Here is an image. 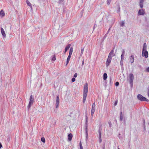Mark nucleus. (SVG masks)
Segmentation results:
<instances>
[{
  "label": "nucleus",
  "instance_id": "obj_1",
  "mask_svg": "<svg viewBox=\"0 0 149 149\" xmlns=\"http://www.w3.org/2000/svg\"><path fill=\"white\" fill-rule=\"evenodd\" d=\"M88 92V84L86 83L84 85L83 90V102L84 103L85 102Z\"/></svg>",
  "mask_w": 149,
  "mask_h": 149
},
{
  "label": "nucleus",
  "instance_id": "obj_2",
  "mask_svg": "<svg viewBox=\"0 0 149 149\" xmlns=\"http://www.w3.org/2000/svg\"><path fill=\"white\" fill-rule=\"evenodd\" d=\"M127 80H128L131 86L132 87L133 86V82L134 79V76L133 74L131 73L129 74L127 78Z\"/></svg>",
  "mask_w": 149,
  "mask_h": 149
},
{
  "label": "nucleus",
  "instance_id": "obj_3",
  "mask_svg": "<svg viewBox=\"0 0 149 149\" xmlns=\"http://www.w3.org/2000/svg\"><path fill=\"white\" fill-rule=\"evenodd\" d=\"M86 119V128L85 129V131L86 132V140L87 141L88 138V117L86 115L85 117Z\"/></svg>",
  "mask_w": 149,
  "mask_h": 149
},
{
  "label": "nucleus",
  "instance_id": "obj_4",
  "mask_svg": "<svg viewBox=\"0 0 149 149\" xmlns=\"http://www.w3.org/2000/svg\"><path fill=\"white\" fill-rule=\"evenodd\" d=\"M137 97L138 100L142 101L148 102L149 101L148 99L140 94L138 95Z\"/></svg>",
  "mask_w": 149,
  "mask_h": 149
},
{
  "label": "nucleus",
  "instance_id": "obj_5",
  "mask_svg": "<svg viewBox=\"0 0 149 149\" xmlns=\"http://www.w3.org/2000/svg\"><path fill=\"white\" fill-rule=\"evenodd\" d=\"M30 101L29 104L27 106V108L29 109L31 106V105L33 104L34 98L32 95H31L29 98Z\"/></svg>",
  "mask_w": 149,
  "mask_h": 149
},
{
  "label": "nucleus",
  "instance_id": "obj_6",
  "mask_svg": "<svg viewBox=\"0 0 149 149\" xmlns=\"http://www.w3.org/2000/svg\"><path fill=\"white\" fill-rule=\"evenodd\" d=\"M142 54L143 56H144L146 58L148 57V52L147 51H142Z\"/></svg>",
  "mask_w": 149,
  "mask_h": 149
},
{
  "label": "nucleus",
  "instance_id": "obj_7",
  "mask_svg": "<svg viewBox=\"0 0 149 149\" xmlns=\"http://www.w3.org/2000/svg\"><path fill=\"white\" fill-rule=\"evenodd\" d=\"M145 13L144 10L143 9L139 10L138 12V15H143Z\"/></svg>",
  "mask_w": 149,
  "mask_h": 149
},
{
  "label": "nucleus",
  "instance_id": "obj_8",
  "mask_svg": "<svg viewBox=\"0 0 149 149\" xmlns=\"http://www.w3.org/2000/svg\"><path fill=\"white\" fill-rule=\"evenodd\" d=\"M146 0H140L139 2V6L141 8H142L143 7V2L144 1Z\"/></svg>",
  "mask_w": 149,
  "mask_h": 149
},
{
  "label": "nucleus",
  "instance_id": "obj_9",
  "mask_svg": "<svg viewBox=\"0 0 149 149\" xmlns=\"http://www.w3.org/2000/svg\"><path fill=\"white\" fill-rule=\"evenodd\" d=\"M101 130L99 129L98 130V132L99 133V139L100 140V142L101 143L102 141V133H101Z\"/></svg>",
  "mask_w": 149,
  "mask_h": 149
},
{
  "label": "nucleus",
  "instance_id": "obj_10",
  "mask_svg": "<svg viewBox=\"0 0 149 149\" xmlns=\"http://www.w3.org/2000/svg\"><path fill=\"white\" fill-rule=\"evenodd\" d=\"M1 31L2 35L4 37H5L6 36V35L5 34V31L2 28H1Z\"/></svg>",
  "mask_w": 149,
  "mask_h": 149
},
{
  "label": "nucleus",
  "instance_id": "obj_11",
  "mask_svg": "<svg viewBox=\"0 0 149 149\" xmlns=\"http://www.w3.org/2000/svg\"><path fill=\"white\" fill-rule=\"evenodd\" d=\"M130 62L132 63L134 61V55H132L130 57Z\"/></svg>",
  "mask_w": 149,
  "mask_h": 149
},
{
  "label": "nucleus",
  "instance_id": "obj_12",
  "mask_svg": "<svg viewBox=\"0 0 149 149\" xmlns=\"http://www.w3.org/2000/svg\"><path fill=\"white\" fill-rule=\"evenodd\" d=\"M71 46V45L70 44H69L65 48V50L64 52V53L65 54L66 52L70 48V47Z\"/></svg>",
  "mask_w": 149,
  "mask_h": 149
},
{
  "label": "nucleus",
  "instance_id": "obj_13",
  "mask_svg": "<svg viewBox=\"0 0 149 149\" xmlns=\"http://www.w3.org/2000/svg\"><path fill=\"white\" fill-rule=\"evenodd\" d=\"M68 140L69 141H71L72 140V134L70 133L68 134Z\"/></svg>",
  "mask_w": 149,
  "mask_h": 149
},
{
  "label": "nucleus",
  "instance_id": "obj_14",
  "mask_svg": "<svg viewBox=\"0 0 149 149\" xmlns=\"http://www.w3.org/2000/svg\"><path fill=\"white\" fill-rule=\"evenodd\" d=\"M26 3L29 6H30L31 8V10H32V5L31 3L28 0H26Z\"/></svg>",
  "mask_w": 149,
  "mask_h": 149
},
{
  "label": "nucleus",
  "instance_id": "obj_15",
  "mask_svg": "<svg viewBox=\"0 0 149 149\" xmlns=\"http://www.w3.org/2000/svg\"><path fill=\"white\" fill-rule=\"evenodd\" d=\"M114 52V51L113 50H111L110 52L109 53V56H111L112 57L113 56H115V54H114L113 55V53Z\"/></svg>",
  "mask_w": 149,
  "mask_h": 149
},
{
  "label": "nucleus",
  "instance_id": "obj_16",
  "mask_svg": "<svg viewBox=\"0 0 149 149\" xmlns=\"http://www.w3.org/2000/svg\"><path fill=\"white\" fill-rule=\"evenodd\" d=\"M107 78V74L106 73H105L103 74V79L104 80H105Z\"/></svg>",
  "mask_w": 149,
  "mask_h": 149
},
{
  "label": "nucleus",
  "instance_id": "obj_17",
  "mask_svg": "<svg viewBox=\"0 0 149 149\" xmlns=\"http://www.w3.org/2000/svg\"><path fill=\"white\" fill-rule=\"evenodd\" d=\"M111 61L110 60H107L106 63V65L107 67H108L109 64H110Z\"/></svg>",
  "mask_w": 149,
  "mask_h": 149
},
{
  "label": "nucleus",
  "instance_id": "obj_18",
  "mask_svg": "<svg viewBox=\"0 0 149 149\" xmlns=\"http://www.w3.org/2000/svg\"><path fill=\"white\" fill-rule=\"evenodd\" d=\"M125 22L124 21H122L121 22L120 24V26L121 27H123L125 26Z\"/></svg>",
  "mask_w": 149,
  "mask_h": 149
},
{
  "label": "nucleus",
  "instance_id": "obj_19",
  "mask_svg": "<svg viewBox=\"0 0 149 149\" xmlns=\"http://www.w3.org/2000/svg\"><path fill=\"white\" fill-rule=\"evenodd\" d=\"M5 14L4 11L2 10H1L0 12V15H1L2 16L4 15Z\"/></svg>",
  "mask_w": 149,
  "mask_h": 149
},
{
  "label": "nucleus",
  "instance_id": "obj_20",
  "mask_svg": "<svg viewBox=\"0 0 149 149\" xmlns=\"http://www.w3.org/2000/svg\"><path fill=\"white\" fill-rule=\"evenodd\" d=\"M123 118V113L122 112H120V120L122 121Z\"/></svg>",
  "mask_w": 149,
  "mask_h": 149
},
{
  "label": "nucleus",
  "instance_id": "obj_21",
  "mask_svg": "<svg viewBox=\"0 0 149 149\" xmlns=\"http://www.w3.org/2000/svg\"><path fill=\"white\" fill-rule=\"evenodd\" d=\"M92 109H95V102L93 103V104L92 106Z\"/></svg>",
  "mask_w": 149,
  "mask_h": 149
},
{
  "label": "nucleus",
  "instance_id": "obj_22",
  "mask_svg": "<svg viewBox=\"0 0 149 149\" xmlns=\"http://www.w3.org/2000/svg\"><path fill=\"white\" fill-rule=\"evenodd\" d=\"M95 109H91V116L92 117L93 116L94 113L95 111Z\"/></svg>",
  "mask_w": 149,
  "mask_h": 149
},
{
  "label": "nucleus",
  "instance_id": "obj_23",
  "mask_svg": "<svg viewBox=\"0 0 149 149\" xmlns=\"http://www.w3.org/2000/svg\"><path fill=\"white\" fill-rule=\"evenodd\" d=\"M71 58V56H68V58H67V63H66V65L68 63L70 60V58Z\"/></svg>",
  "mask_w": 149,
  "mask_h": 149
},
{
  "label": "nucleus",
  "instance_id": "obj_24",
  "mask_svg": "<svg viewBox=\"0 0 149 149\" xmlns=\"http://www.w3.org/2000/svg\"><path fill=\"white\" fill-rule=\"evenodd\" d=\"M84 48L81 47V55H82L83 54L84 51Z\"/></svg>",
  "mask_w": 149,
  "mask_h": 149
},
{
  "label": "nucleus",
  "instance_id": "obj_25",
  "mask_svg": "<svg viewBox=\"0 0 149 149\" xmlns=\"http://www.w3.org/2000/svg\"><path fill=\"white\" fill-rule=\"evenodd\" d=\"M59 97L58 96H57V97L56 98V103H59Z\"/></svg>",
  "mask_w": 149,
  "mask_h": 149
},
{
  "label": "nucleus",
  "instance_id": "obj_26",
  "mask_svg": "<svg viewBox=\"0 0 149 149\" xmlns=\"http://www.w3.org/2000/svg\"><path fill=\"white\" fill-rule=\"evenodd\" d=\"M41 141L43 143H45V138L42 137L41 138Z\"/></svg>",
  "mask_w": 149,
  "mask_h": 149
},
{
  "label": "nucleus",
  "instance_id": "obj_27",
  "mask_svg": "<svg viewBox=\"0 0 149 149\" xmlns=\"http://www.w3.org/2000/svg\"><path fill=\"white\" fill-rule=\"evenodd\" d=\"M79 146L80 149H83L82 144L81 143V141L79 143Z\"/></svg>",
  "mask_w": 149,
  "mask_h": 149
},
{
  "label": "nucleus",
  "instance_id": "obj_28",
  "mask_svg": "<svg viewBox=\"0 0 149 149\" xmlns=\"http://www.w3.org/2000/svg\"><path fill=\"white\" fill-rule=\"evenodd\" d=\"M56 58L55 57V55H54L52 57V60L53 61H55L56 60Z\"/></svg>",
  "mask_w": 149,
  "mask_h": 149
},
{
  "label": "nucleus",
  "instance_id": "obj_29",
  "mask_svg": "<svg viewBox=\"0 0 149 149\" xmlns=\"http://www.w3.org/2000/svg\"><path fill=\"white\" fill-rule=\"evenodd\" d=\"M123 60H121L120 61V64L121 66H123Z\"/></svg>",
  "mask_w": 149,
  "mask_h": 149
},
{
  "label": "nucleus",
  "instance_id": "obj_30",
  "mask_svg": "<svg viewBox=\"0 0 149 149\" xmlns=\"http://www.w3.org/2000/svg\"><path fill=\"white\" fill-rule=\"evenodd\" d=\"M124 55L123 54H122L121 56V59L122 60H123L124 58Z\"/></svg>",
  "mask_w": 149,
  "mask_h": 149
},
{
  "label": "nucleus",
  "instance_id": "obj_31",
  "mask_svg": "<svg viewBox=\"0 0 149 149\" xmlns=\"http://www.w3.org/2000/svg\"><path fill=\"white\" fill-rule=\"evenodd\" d=\"M111 1V0H107V3L108 5H109L110 4V3Z\"/></svg>",
  "mask_w": 149,
  "mask_h": 149
},
{
  "label": "nucleus",
  "instance_id": "obj_32",
  "mask_svg": "<svg viewBox=\"0 0 149 149\" xmlns=\"http://www.w3.org/2000/svg\"><path fill=\"white\" fill-rule=\"evenodd\" d=\"M147 51V47H143L142 51Z\"/></svg>",
  "mask_w": 149,
  "mask_h": 149
},
{
  "label": "nucleus",
  "instance_id": "obj_33",
  "mask_svg": "<svg viewBox=\"0 0 149 149\" xmlns=\"http://www.w3.org/2000/svg\"><path fill=\"white\" fill-rule=\"evenodd\" d=\"M112 57L108 56V58L107 59H108L109 60H110L111 61V59H112Z\"/></svg>",
  "mask_w": 149,
  "mask_h": 149
},
{
  "label": "nucleus",
  "instance_id": "obj_34",
  "mask_svg": "<svg viewBox=\"0 0 149 149\" xmlns=\"http://www.w3.org/2000/svg\"><path fill=\"white\" fill-rule=\"evenodd\" d=\"M117 103H118V100H116L115 103H114V105L115 106L117 104Z\"/></svg>",
  "mask_w": 149,
  "mask_h": 149
},
{
  "label": "nucleus",
  "instance_id": "obj_35",
  "mask_svg": "<svg viewBox=\"0 0 149 149\" xmlns=\"http://www.w3.org/2000/svg\"><path fill=\"white\" fill-rule=\"evenodd\" d=\"M69 52H73V48L72 47H71L70 49Z\"/></svg>",
  "mask_w": 149,
  "mask_h": 149
},
{
  "label": "nucleus",
  "instance_id": "obj_36",
  "mask_svg": "<svg viewBox=\"0 0 149 149\" xmlns=\"http://www.w3.org/2000/svg\"><path fill=\"white\" fill-rule=\"evenodd\" d=\"M148 92H147V94L148 97H149V86L148 88Z\"/></svg>",
  "mask_w": 149,
  "mask_h": 149
},
{
  "label": "nucleus",
  "instance_id": "obj_37",
  "mask_svg": "<svg viewBox=\"0 0 149 149\" xmlns=\"http://www.w3.org/2000/svg\"><path fill=\"white\" fill-rule=\"evenodd\" d=\"M119 83L117 81L115 83V85L116 86H118L119 85Z\"/></svg>",
  "mask_w": 149,
  "mask_h": 149
},
{
  "label": "nucleus",
  "instance_id": "obj_38",
  "mask_svg": "<svg viewBox=\"0 0 149 149\" xmlns=\"http://www.w3.org/2000/svg\"><path fill=\"white\" fill-rule=\"evenodd\" d=\"M77 76V73H75L74 75V77H76Z\"/></svg>",
  "mask_w": 149,
  "mask_h": 149
},
{
  "label": "nucleus",
  "instance_id": "obj_39",
  "mask_svg": "<svg viewBox=\"0 0 149 149\" xmlns=\"http://www.w3.org/2000/svg\"><path fill=\"white\" fill-rule=\"evenodd\" d=\"M75 79L74 78H73L72 79V82H74L75 81Z\"/></svg>",
  "mask_w": 149,
  "mask_h": 149
},
{
  "label": "nucleus",
  "instance_id": "obj_40",
  "mask_svg": "<svg viewBox=\"0 0 149 149\" xmlns=\"http://www.w3.org/2000/svg\"><path fill=\"white\" fill-rule=\"evenodd\" d=\"M72 52H69L68 56L71 57V55L72 54Z\"/></svg>",
  "mask_w": 149,
  "mask_h": 149
},
{
  "label": "nucleus",
  "instance_id": "obj_41",
  "mask_svg": "<svg viewBox=\"0 0 149 149\" xmlns=\"http://www.w3.org/2000/svg\"><path fill=\"white\" fill-rule=\"evenodd\" d=\"M143 47H147V45L146 43H144Z\"/></svg>",
  "mask_w": 149,
  "mask_h": 149
},
{
  "label": "nucleus",
  "instance_id": "obj_42",
  "mask_svg": "<svg viewBox=\"0 0 149 149\" xmlns=\"http://www.w3.org/2000/svg\"><path fill=\"white\" fill-rule=\"evenodd\" d=\"M146 70L147 72H149V67H148L147 68V69H146Z\"/></svg>",
  "mask_w": 149,
  "mask_h": 149
},
{
  "label": "nucleus",
  "instance_id": "obj_43",
  "mask_svg": "<svg viewBox=\"0 0 149 149\" xmlns=\"http://www.w3.org/2000/svg\"><path fill=\"white\" fill-rule=\"evenodd\" d=\"M125 51L124 49L123 50L122 54H125Z\"/></svg>",
  "mask_w": 149,
  "mask_h": 149
},
{
  "label": "nucleus",
  "instance_id": "obj_44",
  "mask_svg": "<svg viewBox=\"0 0 149 149\" xmlns=\"http://www.w3.org/2000/svg\"><path fill=\"white\" fill-rule=\"evenodd\" d=\"M59 103H56V108H57L58 107Z\"/></svg>",
  "mask_w": 149,
  "mask_h": 149
},
{
  "label": "nucleus",
  "instance_id": "obj_45",
  "mask_svg": "<svg viewBox=\"0 0 149 149\" xmlns=\"http://www.w3.org/2000/svg\"><path fill=\"white\" fill-rule=\"evenodd\" d=\"M97 26V25L96 24H95L94 26V27H93V29H95V28Z\"/></svg>",
  "mask_w": 149,
  "mask_h": 149
},
{
  "label": "nucleus",
  "instance_id": "obj_46",
  "mask_svg": "<svg viewBox=\"0 0 149 149\" xmlns=\"http://www.w3.org/2000/svg\"><path fill=\"white\" fill-rule=\"evenodd\" d=\"M109 126L110 127H111V123H109Z\"/></svg>",
  "mask_w": 149,
  "mask_h": 149
},
{
  "label": "nucleus",
  "instance_id": "obj_47",
  "mask_svg": "<svg viewBox=\"0 0 149 149\" xmlns=\"http://www.w3.org/2000/svg\"><path fill=\"white\" fill-rule=\"evenodd\" d=\"M2 147V145L0 143V148H1Z\"/></svg>",
  "mask_w": 149,
  "mask_h": 149
},
{
  "label": "nucleus",
  "instance_id": "obj_48",
  "mask_svg": "<svg viewBox=\"0 0 149 149\" xmlns=\"http://www.w3.org/2000/svg\"><path fill=\"white\" fill-rule=\"evenodd\" d=\"M110 29L109 28V30H108V31H107V34H108V33H109V31Z\"/></svg>",
  "mask_w": 149,
  "mask_h": 149
},
{
  "label": "nucleus",
  "instance_id": "obj_49",
  "mask_svg": "<svg viewBox=\"0 0 149 149\" xmlns=\"http://www.w3.org/2000/svg\"><path fill=\"white\" fill-rule=\"evenodd\" d=\"M111 81H112V79L111 78H110V83H111Z\"/></svg>",
  "mask_w": 149,
  "mask_h": 149
},
{
  "label": "nucleus",
  "instance_id": "obj_50",
  "mask_svg": "<svg viewBox=\"0 0 149 149\" xmlns=\"http://www.w3.org/2000/svg\"><path fill=\"white\" fill-rule=\"evenodd\" d=\"M84 60H83L82 61V65H83L84 64Z\"/></svg>",
  "mask_w": 149,
  "mask_h": 149
},
{
  "label": "nucleus",
  "instance_id": "obj_51",
  "mask_svg": "<svg viewBox=\"0 0 149 149\" xmlns=\"http://www.w3.org/2000/svg\"><path fill=\"white\" fill-rule=\"evenodd\" d=\"M60 2H62L63 1V0H60Z\"/></svg>",
  "mask_w": 149,
  "mask_h": 149
},
{
  "label": "nucleus",
  "instance_id": "obj_52",
  "mask_svg": "<svg viewBox=\"0 0 149 149\" xmlns=\"http://www.w3.org/2000/svg\"><path fill=\"white\" fill-rule=\"evenodd\" d=\"M118 149H120L119 148H118Z\"/></svg>",
  "mask_w": 149,
  "mask_h": 149
}]
</instances>
